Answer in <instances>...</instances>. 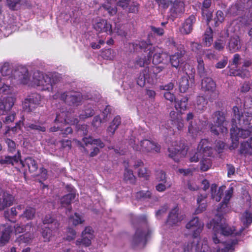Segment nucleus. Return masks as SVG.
<instances>
[{
	"mask_svg": "<svg viewBox=\"0 0 252 252\" xmlns=\"http://www.w3.org/2000/svg\"><path fill=\"white\" fill-rule=\"evenodd\" d=\"M20 0H6V5L11 10H17L20 8Z\"/></svg>",
	"mask_w": 252,
	"mask_h": 252,
	"instance_id": "nucleus-54",
	"label": "nucleus"
},
{
	"mask_svg": "<svg viewBox=\"0 0 252 252\" xmlns=\"http://www.w3.org/2000/svg\"><path fill=\"white\" fill-rule=\"evenodd\" d=\"M207 197V194L205 193H201L200 196H198L197 202L198 204V207L196 209L195 213L198 214L205 210L207 204L206 203H201L204 199Z\"/></svg>",
	"mask_w": 252,
	"mask_h": 252,
	"instance_id": "nucleus-38",
	"label": "nucleus"
},
{
	"mask_svg": "<svg viewBox=\"0 0 252 252\" xmlns=\"http://www.w3.org/2000/svg\"><path fill=\"white\" fill-rule=\"evenodd\" d=\"M35 214V209L34 208L27 207L20 217L26 218L27 220H32L34 218Z\"/></svg>",
	"mask_w": 252,
	"mask_h": 252,
	"instance_id": "nucleus-48",
	"label": "nucleus"
},
{
	"mask_svg": "<svg viewBox=\"0 0 252 252\" xmlns=\"http://www.w3.org/2000/svg\"><path fill=\"white\" fill-rule=\"evenodd\" d=\"M152 231L149 228L147 229L146 233L139 228L137 229L133 237V245L135 246L142 242H143L144 245H145L147 243L148 238L150 237Z\"/></svg>",
	"mask_w": 252,
	"mask_h": 252,
	"instance_id": "nucleus-17",
	"label": "nucleus"
},
{
	"mask_svg": "<svg viewBox=\"0 0 252 252\" xmlns=\"http://www.w3.org/2000/svg\"><path fill=\"white\" fill-rule=\"evenodd\" d=\"M15 98L13 96H7L3 99V102L6 106L7 109L9 111L13 106Z\"/></svg>",
	"mask_w": 252,
	"mask_h": 252,
	"instance_id": "nucleus-58",
	"label": "nucleus"
},
{
	"mask_svg": "<svg viewBox=\"0 0 252 252\" xmlns=\"http://www.w3.org/2000/svg\"><path fill=\"white\" fill-rule=\"evenodd\" d=\"M131 224L136 226V225H145L147 226L148 220L146 215H143L140 216H131Z\"/></svg>",
	"mask_w": 252,
	"mask_h": 252,
	"instance_id": "nucleus-34",
	"label": "nucleus"
},
{
	"mask_svg": "<svg viewBox=\"0 0 252 252\" xmlns=\"http://www.w3.org/2000/svg\"><path fill=\"white\" fill-rule=\"evenodd\" d=\"M189 77L188 75H184L179 81V89L181 93H185L189 87Z\"/></svg>",
	"mask_w": 252,
	"mask_h": 252,
	"instance_id": "nucleus-36",
	"label": "nucleus"
},
{
	"mask_svg": "<svg viewBox=\"0 0 252 252\" xmlns=\"http://www.w3.org/2000/svg\"><path fill=\"white\" fill-rule=\"evenodd\" d=\"M170 11L173 14H180L184 11L183 0H171Z\"/></svg>",
	"mask_w": 252,
	"mask_h": 252,
	"instance_id": "nucleus-29",
	"label": "nucleus"
},
{
	"mask_svg": "<svg viewBox=\"0 0 252 252\" xmlns=\"http://www.w3.org/2000/svg\"><path fill=\"white\" fill-rule=\"evenodd\" d=\"M213 42V32L210 27H208L204 34L203 44L206 47H209Z\"/></svg>",
	"mask_w": 252,
	"mask_h": 252,
	"instance_id": "nucleus-39",
	"label": "nucleus"
},
{
	"mask_svg": "<svg viewBox=\"0 0 252 252\" xmlns=\"http://www.w3.org/2000/svg\"><path fill=\"white\" fill-rule=\"evenodd\" d=\"M195 22V18L193 15L190 16L184 23L182 32L185 34L189 33L192 30V25Z\"/></svg>",
	"mask_w": 252,
	"mask_h": 252,
	"instance_id": "nucleus-31",
	"label": "nucleus"
},
{
	"mask_svg": "<svg viewBox=\"0 0 252 252\" xmlns=\"http://www.w3.org/2000/svg\"><path fill=\"white\" fill-rule=\"evenodd\" d=\"M150 59L148 57V53H147V58L145 56L144 57H138V59L136 60V63L142 67L145 64H149L150 63Z\"/></svg>",
	"mask_w": 252,
	"mask_h": 252,
	"instance_id": "nucleus-59",
	"label": "nucleus"
},
{
	"mask_svg": "<svg viewBox=\"0 0 252 252\" xmlns=\"http://www.w3.org/2000/svg\"><path fill=\"white\" fill-rule=\"evenodd\" d=\"M188 98L187 97H183L180 100L175 101V107L178 111L185 110L188 105Z\"/></svg>",
	"mask_w": 252,
	"mask_h": 252,
	"instance_id": "nucleus-45",
	"label": "nucleus"
},
{
	"mask_svg": "<svg viewBox=\"0 0 252 252\" xmlns=\"http://www.w3.org/2000/svg\"><path fill=\"white\" fill-rule=\"evenodd\" d=\"M216 85L213 80L210 77L203 78L201 82V89L203 91L210 94V100H214L218 98L219 92L216 89Z\"/></svg>",
	"mask_w": 252,
	"mask_h": 252,
	"instance_id": "nucleus-7",
	"label": "nucleus"
},
{
	"mask_svg": "<svg viewBox=\"0 0 252 252\" xmlns=\"http://www.w3.org/2000/svg\"><path fill=\"white\" fill-rule=\"evenodd\" d=\"M11 82L13 84H26L30 79V75L27 68L24 66L19 65L14 68V72Z\"/></svg>",
	"mask_w": 252,
	"mask_h": 252,
	"instance_id": "nucleus-6",
	"label": "nucleus"
},
{
	"mask_svg": "<svg viewBox=\"0 0 252 252\" xmlns=\"http://www.w3.org/2000/svg\"><path fill=\"white\" fill-rule=\"evenodd\" d=\"M158 68L154 67L153 72L149 68L144 69L140 73L137 80V84L140 87H144L146 83L152 84L154 83V78L156 77L155 71H158Z\"/></svg>",
	"mask_w": 252,
	"mask_h": 252,
	"instance_id": "nucleus-8",
	"label": "nucleus"
},
{
	"mask_svg": "<svg viewBox=\"0 0 252 252\" xmlns=\"http://www.w3.org/2000/svg\"><path fill=\"white\" fill-rule=\"evenodd\" d=\"M94 114V111L93 106L91 104H88L84 107V109L80 114L79 117L81 119H85L93 116Z\"/></svg>",
	"mask_w": 252,
	"mask_h": 252,
	"instance_id": "nucleus-42",
	"label": "nucleus"
},
{
	"mask_svg": "<svg viewBox=\"0 0 252 252\" xmlns=\"http://www.w3.org/2000/svg\"><path fill=\"white\" fill-rule=\"evenodd\" d=\"M76 235V231L73 228L68 227L66 229L65 239L69 242L72 241L75 239Z\"/></svg>",
	"mask_w": 252,
	"mask_h": 252,
	"instance_id": "nucleus-56",
	"label": "nucleus"
},
{
	"mask_svg": "<svg viewBox=\"0 0 252 252\" xmlns=\"http://www.w3.org/2000/svg\"><path fill=\"white\" fill-rule=\"evenodd\" d=\"M197 73L201 77L204 78L208 77L207 76L209 75L211 73V70L208 68H206L204 66L203 61L201 58H197Z\"/></svg>",
	"mask_w": 252,
	"mask_h": 252,
	"instance_id": "nucleus-30",
	"label": "nucleus"
},
{
	"mask_svg": "<svg viewBox=\"0 0 252 252\" xmlns=\"http://www.w3.org/2000/svg\"><path fill=\"white\" fill-rule=\"evenodd\" d=\"M17 154L18 156L15 155L12 157L7 156L1 157L0 159V163L1 164H12L13 165L14 163L18 162L20 158L19 152H18Z\"/></svg>",
	"mask_w": 252,
	"mask_h": 252,
	"instance_id": "nucleus-37",
	"label": "nucleus"
},
{
	"mask_svg": "<svg viewBox=\"0 0 252 252\" xmlns=\"http://www.w3.org/2000/svg\"><path fill=\"white\" fill-rule=\"evenodd\" d=\"M178 212L179 209L177 206L170 211L166 221L167 224L170 226L176 225L181 221L183 219L179 216Z\"/></svg>",
	"mask_w": 252,
	"mask_h": 252,
	"instance_id": "nucleus-20",
	"label": "nucleus"
},
{
	"mask_svg": "<svg viewBox=\"0 0 252 252\" xmlns=\"http://www.w3.org/2000/svg\"><path fill=\"white\" fill-rule=\"evenodd\" d=\"M211 225L213 226L214 234L212 237L213 241L216 244L220 243V240L218 238V235L220 234L225 236H228L237 232H235V227L231 226L228 224L223 222L221 215L217 216V219H213L211 221Z\"/></svg>",
	"mask_w": 252,
	"mask_h": 252,
	"instance_id": "nucleus-2",
	"label": "nucleus"
},
{
	"mask_svg": "<svg viewBox=\"0 0 252 252\" xmlns=\"http://www.w3.org/2000/svg\"><path fill=\"white\" fill-rule=\"evenodd\" d=\"M83 141L84 142L86 145L88 144H95L98 145L100 148H102L104 147V144L102 142L100 139H94L91 137H84L83 138Z\"/></svg>",
	"mask_w": 252,
	"mask_h": 252,
	"instance_id": "nucleus-49",
	"label": "nucleus"
},
{
	"mask_svg": "<svg viewBox=\"0 0 252 252\" xmlns=\"http://www.w3.org/2000/svg\"><path fill=\"white\" fill-rule=\"evenodd\" d=\"M129 48L131 50H133V52H138L140 50H143L144 52L148 51V57L150 60L153 56V64H158L162 62V51L158 46H152V43L149 40L131 43L129 44Z\"/></svg>",
	"mask_w": 252,
	"mask_h": 252,
	"instance_id": "nucleus-1",
	"label": "nucleus"
},
{
	"mask_svg": "<svg viewBox=\"0 0 252 252\" xmlns=\"http://www.w3.org/2000/svg\"><path fill=\"white\" fill-rule=\"evenodd\" d=\"M54 98H59L70 106H77L81 104L83 97L78 92L59 91L54 95Z\"/></svg>",
	"mask_w": 252,
	"mask_h": 252,
	"instance_id": "nucleus-4",
	"label": "nucleus"
},
{
	"mask_svg": "<svg viewBox=\"0 0 252 252\" xmlns=\"http://www.w3.org/2000/svg\"><path fill=\"white\" fill-rule=\"evenodd\" d=\"M124 180L129 184H134L135 182V177L133 174V171L127 168H126L124 172Z\"/></svg>",
	"mask_w": 252,
	"mask_h": 252,
	"instance_id": "nucleus-51",
	"label": "nucleus"
},
{
	"mask_svg": "<svg viewBox=\"0 0 252 252\" xmlns=\"http://www.w3.org/2000/svg\"><path fill=\"white\" fill-rule=\"evenodd\" d=\"M233 112L234 118L232 120L236 123L238 122L240 125L243 124L245 125H250L252 124V113H245L244 115L241 114L237 106L233 107Z\"/></svg>",
	"mask_w": 252,
	"mask_h": 252,
	"instance_id": "nucleus-12",
	"label": "nucleus"
},
{
	"mask_svg": "<svg viewBox=\"0 0 252 252\" xmlns=\"http://www.w3.org/2000/svg\"><path fill=\"white\" fill-rule=\"evenodd\" d=\"M207 157H202V158H201L200 161V169L202 171H207L211 166V161Z\"/></svg>",
	"mask_w": 252,
	"mask_h": 252,
	"instance_id": "nucleus-52",
	"label": "nucleus"
},
{
	"mask_svg": "<svg viewBox=\"0 0 252 252\" xmlns=\"http://www.w3.org/2000/svg\"><path fill=\"white\" fill-rule=\"evenodd\" d=\"M223 190H211L212 198L217 202H219L223 195Z\"/></svg>",
	"mask_w": 252,
	"mask_h": 252,
	"instance_id": "nucleus-61",
	"label": "nucleus"
},
{
	"mask_svg": "<svg viewBox=\"0 0 252 252\" xmlns=\"http://www.w3.org/2000/svg\"><path fill=\"white\" fill-rule=\"evenodd\" d=\"M56 229L54 227L51 228L49 227H44L41 228V235L44 242H49L53 236V232Z\"/></svg>",
	"mask_w": 252,
	"mask_h": 252,
	"instance_id": "nucleus-43",
	"label": "nucleus"
},
{
	"mask_svg": "<svg viewBox=\"0 0 252 252\" xmlns=\"http://www.w3.org/2000/svg\"><path fill=\"white\" fill-rule=\"evenodd\" d=\"M207 142V140L205 139L200 141L197 149V152L190 157V162H196L199 159H201L203 156H210L211 149L208 146H205Z\"/></svg>",
	"mask_w": 252,
	"mask_h": 252,
	"instance_id": "nucleus-9",
	"label": "nucleus"
},
{
	"mask_svg": "<svg viewBox=\"0 0 252 252\" xmlns=\"http://www.w3.org/2000/svg\"><path fill=\"white\" fill-rule=\"evenodd\" d=\"M33 232H29V230L26 233L20 235L17 239L16 241L19 243H29L32 238Z\"/></svg>",
	"mask_w": 252,
	"mask_h": 252,
	"instance_id": "nucleus-47",
	"label": "nucleus"
},
{
	"mask_svg": "<svg viewBox=\"0 0 252 252\" xmlns=\"http://www.w3.org/2000/svg\"><path fill=\"white\" fill-rule=\"evenodd\" d=\"M20 163L23 167H27L31 173H34L38 169L36 161L31 157L27 158L24 161L20 160Z\"/></svg>",
	"mask_w": 252,
	"mask_h": 252,
	"instance_id": "nucleus-28",
	"label": "nucleus"
},
{
	"mask_svg": "<svg viewBox=\"0 0 252 252\" xmlns=\"http://www.w3.org/2000/svg\"><path fill=\"white\" fill-rule=\"evenodd\" d=\"M14 228L15 234L23 233L28 230H29V232H33V228L32 222L28 223L25 225L17 223L14 225Z\"/></svg>",
	"mask_w": 252,
	"mask_h": 252,
	"instance_id": "nucleus-33",
	"label": "nucleus"
},
{
	"mask_svg": "<svg viewBox=\"0 0 252 252\" xmlns=\"http://www.w3.org/2000/svg\"><path fill=\"white\" fill-rule=\"evenodd\" d=\"M94 231L91 226H87L82 232V238L78 239L76 241V246H81L87 247L91 245V240L94 237Z\"/></svg>",
	"mask_w": 252,
	"mask_h": 252,
	"instance_id": "nucleus-11",
	"label": "nucleus"
},
{
	"mask_svg": "<svg viewBox=\"0 0 252 252\" xmlns=\"http://www.w3.org/2000/svg\"><path fill=\"white\" fill-rule=\"evenodd\" d=\"M184 252H198L199 247L198 244L194 242L188 243L184 245Z\"/></svg>",
	"mask_w": 252,
	"mask_h": 252,
	"instance_id": "nucleus-55",
	"label": "nucleus"
},
{
	"mask_svg": "<svg viewBox=\"0 0 252 252\" xmlns=\"http://www.w3.org/2000/svg\"><path fill=\"white\" fill-rule=\"evenodd\" d=\"M213 122L215 124L218 125L222 133H227L228 131L226 127L227 122L224 112L220 111H217L212 115Z\"/></svg>",
	"mask_w": 252,
	"mask_h": 252,
	"instance_id": "nucleus-13",
	"label": "nucleus"
},
{
	"mask_svg": "<svg viewBox=\"0 0 252 252\" xmlns=\"http://www.w3.org/2000/svg\"><path fill=\"white\" fill-rule=\"evenodd\" d=\"M14 196L7 190H0V211L13 205Z\"/></svg>",
	"mask_w": 252,
	"mask_h": 252,
	"instance_id": "nucleus-15",
	"label": "nucleus"
},
{
	"mask_svg": "<svg viewBox=\"0 0 252 252\" xmlns=\"http://www.w3.org/2000/svg\"><path fill=\"white\" fill-rule=\"evenodd\" d=\"M202 129V126L200 124L193 121L189 123L188 126V131L193 137L200 135Z\"/></svg>",
	"mask_w": 252,
	"mask_h": 252,
	"instance_id": "nucleus-32",
	"label": "nucleus"
},
{
	"mask_svg": "<svg viewBox=\"0 0 252 252\" xmlns=\"http://www.w3.org/2000/svg\"><path fill=\"white\" fill-rule=\"evenodd\" d=\"M151 192L149 190H147L145 192L143 190H139L136 193V198L137 199L150 198Z\"/></svg>",
	"mask_w": 252,
	"mask_h": 252,
	"instance_id": "nucleus-62",
	"label": "nucleus"
},
{
	"mask_svg": "<svg viewBox=\"0 0 252 252\" xmlns=\"http://www.w3.org/2000/svg\"><path fill=\"white\" fill-rule=\"evenodd\" d=\"M69 220L75 226L79 224H82L84 221L81 216L77 213H75L73 216H70L69 218Z\"/></svg>",
	"mask_w": 252,
	"mask_h": 252,
	"instance_id": "nucleus-53",
	"label": "nucleus"
},
{
	"mask_svg": "<svg viewBox=\"0 0 252 252\" xmlns=\"http://www.w3.org/2000/svg\"><path fill=\"white\" fill-rule=\"evenodd\" d=\"M121 123V118L120 116H117L114 118L113 121L107 129V132L111 135H113L115 131L118 128Z\"/></svg>",
	"mask_w": 252,
	"mask_h": 252,
	"instance_id": "nucleus-35",
	"label": "nucleus"
},
{
	"mask_svg": "<svg viewBox=\"0 0 252 252\" xmlns=\"http://www.w3.org/2000/svg\"><path fill=\"white\" fill-rule=\"evenodd\" d=\"M170 117L172 125L175 126L179 130H182L184 127V123L181 115L173 111L170 113Z\"/></svg>",
	"mask_w": 252,
	"mask_h": 252,
	"instance_id": "nucleus-25",
	"label": "nucleus"
},
{
	"mask_svg": "<svg viewBox=\"0 0 252 252\" xmlns=\"http://www.w3.org/2000/svg\"><path fill=\"white\" fill-rule=\"evenodd\" d=\"M243 226H242L238 231L235 233V236L241 235L246 228H248L252 223V213L246 210L241 214L239 217Z\"/></svg>",
	"mask_w": 252,
	"mask_h": 252,
	"instance_id": "nucleus-18",
	"label": "nucleus"
},
{
	"mask_svg": "<svg viewBox=\"0 0 252 252\" xmlns=\"http://www.w3.org/2000/svg\"><path fill=\"white\" fill-rule=\"evenodd\" d=\"M13 231L12 226L8 224L0 225V246H3L7 243Z\"/></svg>",
	"mask_w": 252,
	"mask_h": 252,
	"instance_id": "nucleus-16",
	"label": "nucleus"
},
{
	"mask_svg": "<svg viewBox=\"0 0 252 252\" xmlns=\"http://www.w3.org/2000/svg\"><path fill=\"white\" fill-rule=\"evenodd\" d=\"M230 131L232 136L234 135L237 138L241 137L244 139L247 138L251 134V131L248 129L238 128L236 130L238 132L236 134L234 133L235 131L234 129L233 130L231 129Z\"/></svg>",
	"mask_w": 252,
	"mask_h": 252,
	"instance_id": "nucleus-50",
	"label": "nucleus"
},
{
	"mask_svg": "<svg viewBox=\"0 0 252 252\" xmlns=\"http://www.w3.org/2000/svg\"><path fill=\"white\" fill-rule=\"evenodd\" d=\"M168 156L173 158L175 161H178L179 159L177 158L179 155L180 150L175 148L171 147L168 148Z\"/></svg>",
	"mask_w": 252,
	"mask_h": 252,
	"instance_id": "nucleus-57",
	"label": "nucleus"
},
{
	"mask_svg": "<svg viewBox=\"0 0 252 252\" xmlns=\"http://www.w3.org/2000/svg\"><path fill=\"white\" fill-rule=\"evenodd\" d=\"M76 194L69 193L63 196L60 199V205L62 208L66 209V213L70 212L72 210L71 203L75 199Z\"/></svg>",
	"mask_w": 252,
	"mask_h": 252,
	"instance_id": "nucleus-19",
	"label": "nucleus"
},
{
	"mask_svg": "<svg viewBox=\"0 0 252 252\" xmlns=\"http://www.w3.org/2000/svg\"><path fill=\"white\" fill-rule=\"evenodd\" d=\"M44 224H52L54 225V229H58L60 226V222L55 219L51 214L46 215L42 219Z\"/></svg>",
	"mask_w": 252,
	"mask_h": 252,
	"instance_id": "nucleus-40",
	"label": "nucleus"
},
{
	"mask_svg": "<svg viewBox=\"0 0 252 252\" xmlns=\"http://www.w3.org/2000/svg\"><path fill=\"white\" fill-rule=\"evenodd\" d=\"M203 226V223L199 221V218L194 217L187 223L186 227L187 229L192 231V238L196 239L199 238Z\"/></svg>",
	"mask_w": 252,
	"mask_h": 252,
	"instance_id": "nucleus-10",
	"label": "nucleus"
},
{
	"mask_svg": "<svg viewBox=\"0 0 252 252\" xmlns=\"http://www.w3.org/2000/svg\"><path fill=\"white\" fill-rule=\"evenodd\" d=\"M60 81L58 75H53L52 78L47 74H44L39 71L34 72L32 76V82L37 87H41L43 90H50L53 86Z\"/></svg>",
	"mask_w": 252,
	"mask_h": 252,
	"instance_id": "nucleus-3",
	"label": "nucleus"
},
{
	"mask_svg": "<svg viewBox=\"0 0 252 252\" xmlns=\"http://www.w3.org/2000/svg\"><path fill=\"white\" fill-rule=\"evenodd\" d=\"M207 103V101L204 97L198 96L196 98L195 109L197 111L201 112L203 111L206 108Z\"/></svg>",
	"mask_w": 252,
	"mask_h": 252,
	"instance_id": "nucleus-46",
	"label": "nucleus"
},
{
	"mask_svg": "<svg viewBox=\"0 0 252 252\" xmlns=\"http://www.w3.org/2000/svg\"><path fill=\"white\" fill-rule=\"evenodd\" d=\"M103 8L107 11L111 16L115 15L117 12V8L116 7H112L109 4H103Z\"/></svg>",
	"mask_w": 252,
	"mask_h": 252,
	"instance_id": "nucleus-63",
	"label": "nucleus"
},
{
	"mask_svg": "<svg viewBox=\"0 0 252 252\" xmlns=\"http://www.w3.org/2000/svg\"><path fill=\"white\" fill-rule=\"evenodd\" d=\"M40 95L37 94H32L29 95L23 103V109L28 112L32 111L39 104Z\"/></svg>",
	"mask_w": 252,
	"mask_h": 252,
	"instance_id": "nucleus-14",
	"label": "nucleus"
},
{
	"mask_svg": "<svg viewBox=\"0 0 252 252\" xmlns=\"http://www.w3.org/2000/svg\"><path fill=\"white\" fill-rule=\"evenodd\" d=\"M26 127L30 129L36 130L39 132H44L46 131V127L45 126L35 124L28 123L26 125Z\"/></svg>",
	"mask_w": 252,
	"mask_h": 252,
	"instance_id": "nucleus-60",
	"label": "nucleus"
},
{
	"mask_svg": "<svg viewBox=\"0 0 252 252\" xmlns=\"http://www.w3.org/2000/svg\"><path fill=\"white\" fill-rule=\"evenodd\" d=\"M13 72L14 68H13L12 66L8 63H5L0 69V72L2 75L3 76H8V78L11 79L10 81H11L12 78L9 77H12Z\"/></svg>",
	"mask_w": 252,
	"mask_h": 252,
	"instance_id": "nucleus-44",
	"label": "nucleus"
},
{
	"mask_svg": "<svg viewBox=\"0 0 252 252\" xmlns=\"http://www.w3.org/2000/svg\"><path fill=\"white\" fill-rule=\"evenodd\" d=\"M110 112L109 108L107 107L104 110V111L103 112L104 118L102 120L99 116H96L94 118V119L92 122V125L95 128H97L99 127L102 123H104L107 121L106 117L105 118V115H107L108 113Z\"/></svg>",
	"mask_w": 252,
	"mask_h": 252,
	"instance_id": "nucleus-41",
	"label": "nucleus"
},
{
	"mask_svg": "<svg viewBox=\"0 0 252 252\" xmlns=\"http://www.w3.org/2000/svg\"><path fill=\"white\" fill-rule=\"evenodd\" d=\"M202 14L203 17L206 19L207 22H209L211 20L212 12L208 8H202Z\"/></svg>",
	"mask_w": 252,
	"mask_h": 252,
	"instance_id": "nucleus-64",
	"label": "nucleus"
},
{
	"mask_svg": "<svg viewBox=\"0 0 252 252\" xmlns=\"http://www.w3.org/2000/svg\"><path fill=\"white\" fill-rule=\"evenodd\" d=\"M133 149L143 153H159L160 146L157 142L149 139L141 140L140 145L134 144L132 145Z\"/></svg>",
	"mask_w": 252,
	"mask_h": 252,
	"instance_id": "nucleus-5",
	"label": "nucleus"
},
{
	"mask_svg": "<svg viewBox=\"0 0 252 252\" xmlns=\"http://www.w3.org/2000/svg\"><path fill=\"white\" fill-rule=\"evenodd\" d=\"M242 46L241 41L238 35H234L231 36L226 45V48L231 53L236 52L239 51Z\"/></svg>",
	"mask_w": 252,
	"mask_h": 252,
	"instance_id": "nucleus-21",
	"label": "nucleus"
},
{
	"mask_svg": "<svg viewBox=\"0 0 252 252\" xmlns=\"http://www.w3.org/2000/svg\"><path fill=\"white\" fill-rule=\"evenodd\" d=\"M94 29L99 32H106L111 34L112 32V26L105 20H101L94 25Z\"/></svg>",
	"mask_w": 252,
	"mask_h": 252,
	"instance_id": "nucleus-24",
	"label": "nucleus"
},
{
	"mask_svg": "<svg viewBox=\"0 0 252 252\" xmlns=\"http://www.w3.org/2000/svg\"><path fill=\"white\" fill-rule=\"evenodd\" d=\"M184 51H180L176 53L170 57V63L173 67L176 68L180 67L184 62L183 56Z\"/></svg>",
	"mask_w": 252,
	"mask_h": 252,
	"instance_id": "nucleus-26",
	"label": "nucleus"
},
{
	"mask_svg": "<svg viewBox=\"0 0 252 252\" xmlns=\"http://www.w3.org/2000/svg\"><path fill=\"white\" fill-rule=\"evenodd\" d=\"M233 190H227L223 201L221 202L217 208V211L221 214L225 213L228 209V203L232 196Z\"/></svg>",
	"mask_w": 252,
	"mask_h": 252,
	"instance_id": "nucleus-27",
	"label": "nucleus"
},
{
	"mask_svg": "<svg viewBox=\"0 0 252 252\" xmlns=\"http://www.w3.org/2000/svg\"><path fill=\"white\" fill-rule=\"evenodd\" d=\"M64 114L62 113L61 114H57L56 118L54 121L55 125L50 128V131L51 132H56L57 131H63V126L66 125V120L64 118Z\"/></svg>",
	"mask_w": 252,
	"mask_h": 252,
	"instance_id": "nucleus-23",
	"label": "nucleus"
},
{
	"mask_svg": "<svg viewBox=\"0 0 252 252\" xmlns=\"http://www.w3.org/2000/svg\"><path fill=\"white\" fill-rule=\"evenodd\" d=\"M156 179L161 182L156 186V189H166L171 187V183L166 180V174L164 171L162 170L157 171Z\"/></svg>",
	"mask_w": 252,
	"mask_h": 252,
	"instance_id": "nucleus-22",
	"label": "nucleus"
}]
</instances>
